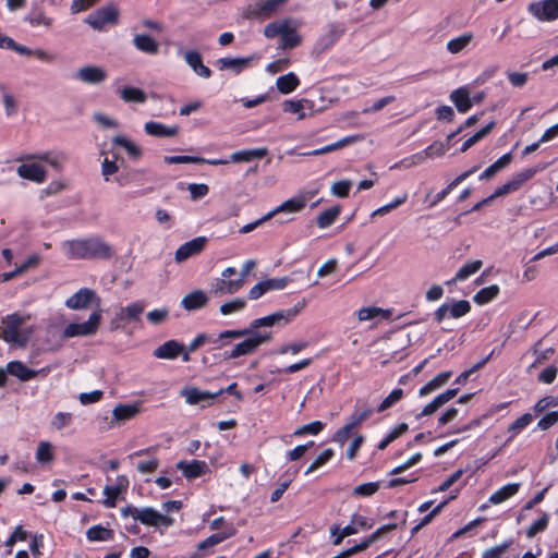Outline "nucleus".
Returning a JSON list of instances; mask_svg holds the SVG:
<instances>
[{
	"label": "nucleus",
	"mask_w": 558,
	"mask_h": 558,
	"mask_svg": "<svg viewBox=\"0 0 558 558\" xmlns=\"http://www.w3.org/2000/svg\"><path fill=\"white\" fill-rule=\"evenodd\" d=\"M268 153L266 147L244 149L234 151L230 155L231 162H250L255 159L264 158Z\"/></svg>",
	"instance_id": "nucleus-39"
},
{
	"label": "nucleus",
	"mask_w": 558,
	"mask_h": 558,
	"mask_svg": "<svg viewBox=\"0 0 558 558\" xmlns=\"http://www.w3.org/2000/svg\"><path fill=\"white\" fill-rule=\"evenodd\" d=\"M344 29L341 25L331 23L328 25L326 34L320 36L317 41L316 48L319 52L327 50L342 36Z\"/></svg>",
	"instance_id": "nucleus-29"
},
{
	"label": "nucleus",
	"mask_w": 558,
	"mask_h": 558,
	"mask_svg": "<svg viewBox=\"0 0 558 558\" xmlns=\"http://www.w3.org/2000/svg\"><path fill=\"white\" fill-rule=\"evenodd\" d=\"M66 156L62 151L46 150L40 153H24L16 158V174L20 179L43 184L48 178V170L44 162L52 169L62 170Z\"/></svg>",
	"instance_id": "nucleus-1"
},
{
	"label": "nucleus",
	"mask_w": 558,
	"mask_h": 558,
	"mask_svg": "<svg viewBox=\"0 0 558 558\" xmlns=\"http://www.w3.org/2000/svg\"><path fill=\"white\" fill-rule=\"evenodd\" d=\"M130 512L134 520L140 521L141 523L148 526L169 527L174 522V520L171 517L162 514L151 507L133 508L130 509Z\"/></svg>",
	"instance_id": "nucleus-9"
},
{
	"label": "nucleus",
	"mask_w": 558,
	"mask_h": 558,
	"mask_svg": "<svg viewBox=\"0 0 558 558\" xmlns=\"http://www.w3.org/2000/svg\"><path fill=\"white\" fill-rule=\"evenodd\" d=\"M299 85L300 80L293 72L281 75L276 81L278 90L283 95L292 93Z\"/></svg>",
	"instance_id": "nucleus-44"
},
{
	"label": "nucleus",
	"mask_w": 558,
	"mask_h": 558,
	"mask_svg": "<svg viewBox=\"0 0 558 558\" xmlns=\"http://www.w3.org/2000/svg\"><path fill=\"white\" fill-rule=\"evenodd\" d=\"M471 311V304L466 300H451L441 304L435 312L434 318L437 323H442L446 319H458Z\"/></svg>",
	"instance_id": "nucleus-10"
},
{
	"label": "nucleus",
	"mask_w": 558,
	"mask_h": 558,
	"mask_svg": "<svg viewBox=\"0 0 558 558\" xmlns=\"http://www.w3.org/2000/svg\"><path fill=\"white\" fill-rule=\"evenodd\" d=\"M89 542H108L113 538V531L102 525H93L86 532Z\"/></svg>",
	"instance_id": "nucleus-46"
},
{
	"label": "nucleus",
	"mask_w": 558,
	"mask_h": 558,
	"mask_svg": "<svg viewBox=\"0 0 558 558\" xmlns=\"http://www.w3.org/2000/svg\"><path fill=\"white\" fill-rule=\"evenodd\" d=\"M340 211H341V208L339 206H333V207H330V208L322 211L317 216V226L320 229H326V228L330 227L336 221L338 216L340 215Z\"/></svg>",
	"instance_id": "nucleus-48"
},
{
	"label": "nucleus",
	"mask_w": 558,
	"mask_h": 558,
	"mask_svg": "<svg viewBox=\"0 0 558 558\" xmlns=\"http://www.w3.org/2000/svg\"><path fill=\"white\" fill-rule=\"evenodd\" d=\"M305 104H308V100H284L282 104V109L287 113L298 114L300 120L306 117L304 112Z\"/></svg>",
	"instance_id": "nucleus-53"
},
{
	"label": "nucleus",
	"mask_w": 558,
	"mask_h": 558,
	"mask_svg": "<svg viewBox=\"0 0 558 558\" xmlns=\"http://www.w3.org/2000/svg\"><path fill=\"white\" fill-rule=\"evenodd\" d=\"M495 121H490L487 125L482 128L478 132H476L473 136L469 137L461 146V151H466L474 144L486 137L490 131L495 128Z\"/></svg>",
	"instance_id": "nucleus-55"
},
{
	"label": "nucleus",
	"mask_w": 558,
	"mask_h": 558,
	"mask_svg": "<svg viewBox=\"0 0 558 558\" xmlns=\"http://www.w3.org/2000/svg\"><path fill=\"white\" fill-rule=\"evenodd\" d=\"M144 132L153 137L172 138L179 134L180 128L177 124L166 125L157 121H147L144 124Z\"/></svg>",
	"instance_id": "nucleus-19"
},
{
	"label": "nucleus",
	"mask_w": 558,
	"mask_h": 558,
	"mask_svg": "<svg viewBox=\"0 0 558 558\" xmlns=\"http://www.w3.org/2000/svg\"><path fill=\"white\" fill-rule=\"evenodd\" d=\"M374 525V522L368 520L366 517H363L361 514L354 513L351 517V522L343 529H351L353 532L351 535L357 534L360 531H366L372 529Z\"/></svg>",
	"instance_id": "nucleus-49"
},
{
	"label": "nucleus",
	"mask_w": 558,
	"mask_h": 558,
	"mask_svg": "<svg viewBox=\"0 0 558 558\" xmlns=\"http://www.w3.org/2000/svg\"><path fill=\"white\" fill-rule=\"evenodd\" d=\"M74 77L82 84L98 86L108 80L109 74L101 65L86 64L75 71Z\"/></svg>",
	"instance_id": "nucleus-12"
},
{
	"label": "nucleus",
	"mask_w": 558,
	"mask_h": 558,
	"mask_svg": "<svg viewBox=\"0 0 558 558\" xmlns=\"http://www.w3.org/2000/svg\"><path fill=\"white\" fill-rule=\"evenodd\" d=\"M24 22L32 28L50 29L54 25V19L49 16L43 8L32 9L25 16Z\"/></svg>",
	"instance_id": "nucleus-21"
},
{
	"label": "nucleus",
	"mask_w": 558,
	"mask_h": 558,
	"mask_svg": "<svg viewBox=\"0 0 558 558\" xmlns=\"http://www.w3.org/2000/svg\"><path fill=\"white\" fill-rule=\"evenodd\" d=\"M536 169L529 168L514 173L508 181L513 192L518 191L525 182L532 179L536 174Z\"/></svg>",
	"instance_id": "nucleus-50"
},
{
	"label": "nucleus",
	"mask_w": 558,
	"mask_h": 558,
	"mask_svg": "<svg viewBox=\"0 0 558 558\" xmlns=\"http://www.w3.org/2000/svg\"><path fill=\"white\" fill-rule=\"evenodd\" d=\"M306 203V196L296 195L292 198L284 201L282 204H280L272 210L268 211L267 214L270 215V219L278 214H296L300 213L305 207Z\"/></svg>",
	"instance_id": "nucleus-25"
},
{
	"label": "nucleus",
	"mask_w": 558,
	"mask_h": 558,
	"mask_svg": "<svg viewBox=\"0 0 558 558\" xmlns=\"http://www.w3.org/2000/svg\"><path fill=\"white\" fill-rule=\"evenodd\" d=\"M244 286L243 278L238 279H228V278H217L211 283V292L216 296H222L228 294H234L240 291Z\"/></svg>",
	"instance_id": "nucleus-18"
},
{
	"label": "nucleus",
	"mask_w": 558,
	"mask_h": 558,
	"mask_svg": "<svg viewBox=\"0 0 558 558\" xmlns=\"http://www.w3.org/2000/svg\"><path fill=\"white\" fill-rule=\"evenodd\" d=\"M101 323L100 311L93 312L88 319L83 323H71L63 329L64 338L89 337L97 332Z\"/></svg>",
	"instance_id": "nucleus-8"
},
{
	"label": "nucleus",
	"mask_w": 558,
	"mask_h": 558,
	"mask_svg": "<svg viewBox=\"0 0 558 558\" xmlns=\"http://www.w3.org/2000/svg\"><path fill=\"white\" fill-rule=\"evenodd\" d=\"M245 306L246 301L243 298H236L221 304L219 311L221 315L228 316L235 313H240L241 311L244 310Z\"/></svg>",
	"instance_id": "nucleus-54"
},
{
	"label": "nucleus",
	"mask_w": 558,
	"mask_h": 558,
	"mask_svg": "<svg viewBox=\"0 0 558 558\" xmlns=\"http://www.w3.org/2000/svg\"><path fill=\"white\" fill-rule=\"evenodd\" d=\"M29 319V315H21L19 313L10 314L2 318L0 328V338L8 343L24 347L33 329H21V326Z\"/></svg>",
	"instance_id": "nucleus-5"
},
{
	"label": "nucleus",
	"mask_w": 558,
	"mask_h": 558,
	"mask_svg": "<svg viewBox=\"0 0 558 558\" xmlns=\"http://www.w3.org/2000/svg\"><path fill=\"white\" fill-rule=\"evenodd\" d=\"M254 60V56L242 58H220L216 61V65L220 71H229L233 74H239L247 69Z\"/></svg>",
	"instance_id": "nucleus-20"
},
{
	"label": "nucleus",
	"mask_w": 558,
	"mask_h": 558,
	"mask_svg": "<svg viewBox=\"0 0 558 558\" xmlns=\"http://www.w3.org/2000/svg\"><path fill=\"white\" fill-rule=\"evenodd\" d=\"M119 10L116 5H106L90 13L85 22L96 31H104L109 25L118 23Z\"/></svg>",
	"instance_id": "nucleus-11"
},
{
	"label": "nucleus",
	"mask_w": 558,
	"mask_h": 558,
	"mask_svg": "<svg viewBox=\"0 0 558 558\" xmlns=\"http://www.w3.org/2000/svg\"><path fill=\"white\" fill-rule=\"evenodd\" d=\"M536 169L529 168L514 173L508 181L513 192L518 191L525 182L532 179L536 174Z\"/></svg>",
	"instance_id": "nucleus-51"
},
{
	"label": "nucleus",
	"mask_w": 558,
	"mask_h": 558,
	"mask_svg": "<svg viewBox=\"0 0 558 558\" xmlns=\"http://www.w3.org/2000/svg\"><path fill=\"white\" fill-rule=\"evenodd\" d=\"M333 457V450L328 448V449H325L323 452H320L315 459L314 461L308 465L307 470L305 471V474H310V473H313L314 471H316L317 469L322 468L323 465H325L328 461L331 460V458Z\"/></svg>",
	"instance_id": "nucleus-58"
},
{
	"label": "nucleus",
	"mask_w": 558,
	"mask_h": 558,
	"mask_svg": "<svg viewBox=\"0 0 558 558\" xmlns=\"http://www.w3.org/2000/svg\"><path fill=\"white\" fill-rule=\"evenodd\" d=\"M145 304L134 302L124 307H119L116 312L114 320L119 323L137 320L144 312Z\"/></svg>",
	"instance_id": "nucleus-31"
},
{
	"label": "nucleus",
	"mask_w": 558,
	"mask_h": 558,
	"mask_svg": "<svg viewBox=\"0 0 558 558\" xmlns=\"http://www.w3.org/2000/svg\"><path fill=\"white\" fill-rule=\"evenodd\" d=\"M111 142L113 146L123 148L132 160H138L143 156V148L126 135L117 134Z\"/></svg>",
	"instance_id": "nucleus-28"
},
{
	"label": "nucleus",
	"mask_w": 558,
	"mask_h": 558,
	"mask_svg": "<svg viewBox=\"0 0 558 558\" xmlns=\"http://www.w3.org/2000/svg\"><path fill=\"white\" fill-rule=\"evenodd\" d=\"M223 392L222 389L216 392L201 390L196 387H185L181 390V396L190 405L196 404H211L213 401Z\"/></svg>",
	"instance_id": "nucleus-17"
},
{
	"label": "nucleus",
	"mask_w": 558,
	"mask_h": 558,
	"mask_svg": "<svg viewBox=\"0 0 558 558\" xmlns=\"http://www.w3.org/2000/svg\"><path fill=\"white\" fill-rule=\"evenodd\" d=\"M183 59L197 76L205 80L211 76V70L203 63L202 56L197 50L185 51Z\"/></svg>",
	"instance_id": "nucleus-24"
},
{
	"label": "nucleus",
	"mask_w": 558,
	"mask_h": 558,
	"mask_svg": "<svg viewBox=\"0 0 558 558\" xmlns=\"http://www.w3.org/2000/svg\"><path fill=\"white\" fill-rule=\"evenodd\" d=\"M146 318L151 325H160L169 318V310L167 307L155 308L147 313Z\"/></svg>",
	"instance_id": "nucleus-62"
},
{
	"label": "nucleus",
	"mask_w": 558,
	"mask_h": 558,
	"mask_svg": "<svg viewBox=\"0 0 558 558\" xmlns=\"http://www.w3.org/2000/svg\"><path fill=\"white\" fill-rule=\"evenodd\" d=\"M289 0H257L254 4L250 5L246 11V16L264 21L271 17L280 11Z\"/></svg>",
	"instance_id": "nucleus-13"
},
{
	"label": "nucleus",
	"mask_w": 558,
	"mask_h": 558,
	"mask_svg": "<svg viewBox=\"0 0 558 558\" xmlns=\"http://www.w3.org/2000/svg\"><path fill=\"white\" fill-rule=\"evenodd\" d=\"M118 93L121 100L125 104L142 105L147 99L146 93L143 89L134 86H124L121 89H119Z\"/></svg>",
	"instance_id": "nucleus-40"
},
{
	"label": "nucleus",
	"mask_w": 558,
	"mask_h": 558,
	"mask_svg": "<svg viewBox=\"0 0 558 558\" xmlns=\"http://www.w3.org/2000/svg\"><path fill=\"white\" fill-rule=\"evenodd\" d=\"M549 517L547 513H543L542 517L535 520L526 530V536L529 538L534 537L536 534L543 532L548 525Z\"/></svg>",
	"instance_id": "nucleus-63"
},
{
	"label": "nucleus",
	"mask_w": 558,
	"mask_h": 558,
	"mask_svg": "<svg viewBox=\"0 0 558 558\" xmlns=\"http://www.w3.org/2000/svg\"><path fill=\"white\" fill-rule=\"evenodd\" d=\"M96 303L100 304V298L96 294V292L88 288H82L65 301V306L70 310H84L88 307L89 304Z\"/></svg>",
	"instance_id": "nucleus-16"
},
{
	"label": "nucleus",
	"mask_w": 558,
	"mask_h": 558,
	"mask_svg": "<svg viewBox=\"0 0 558 558\" xmlns=\"http://www.w3.org/2000/svg\"><path fill=\"white\" fill-rule=\"evenodd\" d=\"M73 421V415L69 412H57L52 420L51 426L57 430H62L69 426Z\"/></svg>",
	"instance_id": "nucleus-61"
},
{
	"label": "nucleus",
	"mask_w": 558,
	"mask_h": 558,
	"mask_svg": "<svg viewBox=\"0 0 558 558\" xmlns=\"http://www.w3.org/2000/svg\"><path fill=\"white\" fill-rule=\"evenodd\" d=\"M306 302L304 300L298 302L293 307L288 310L277 311L270 315L256 318L251 322L252 329H258L260 327H272L282 326L291 323L305 307Z\"/></svg>",
	"instance_id": "nucleus-6"
},
{
	"label": "nucleus",
	"mask_w": 558,
	"mask_h": 558,
	"mask_svg": "<svg viewBox=\"0 0 558 558\" xmlns=\"http://www.w3.org/2000/svg\"><path fill=\"white\" fill-rule=\"evenodd\" d=\"M0 93H1V102L4 108L5 117L11 118L16 114L17 112V101L16 97L12 92H10L7 87L3 85L0 86Z\"/></svg>",
	"instance_id": "nucleus-45"
},
{
	"label": "nucleus",
	"mask_w": 558,
	"mask_h": 558,
	"mask_svg": "<svg viewBox=\"0 0 558 558\" xmlns=\"http://www.w3.org/2000/svg\"><path fill=\"white\" fill-rule=\"evenodd\" d=\"M140 412V403H126L117 405L112 410V415L118 421H126L135 417Z\"/></svg>",
	"instance_id": "nucleus-43"
},
{
	"label": "nucleus",
	"mask_w": 558,
	"mask_h": 558,
	"mask_svg": "<svg viewBox=\"0 0 558 558\" xmlns=\"http://www.w3.org/2000/svg\"><path fill=\"white\" fill-rule=\"evenodd\" d=\"M246 337L243 341L236 343L230 351L223 353L225 360H233L243 355H250L254 353L258 347L267 343L271 340V332L256 331V329L246 328L238 330H225L219 333L218 338L213 340L216 343L217 349H221L225 345L223 340L239 339Z\"/></svg>",
	"instance_id": "nucleus-2"
},
{
	"label": "nucleus",
	"mask_w": 558,
	"mask_h": 558,
	"mask_svg": "<svg viewBox=\"0 0 558 558\" xmlns=\"http://www.w3.org/2000/svg\"><path fill=\"white\" fill-rule=\"evenodd\" d=\"M483 266V262L480 259L469 260L464 265H462L454 277L447 281V284H453L457 282H462L468 280L471 276L476 274Z\"/></svg>",
	"instance_id": "nucleus-38"
},
{
	"label": "nucleus",
	"mask_w": 558,
	"mask_h": 558,
	"mask_svg": "<svg viewBox=\"0 0 558 558\" xmlns=\"http://www.w3.org/2000/svg\"><path fill=\"white\" fill-rule=\"evenodd\" d=\"M362 136L361 135H350V136H345V137H342L340 138L339 141L332 143V144H329V145H326L324 147H320V148H317L313 151H308V153H304L303 155L304 156H319V155H323V154H327V153H330V151H333V150H338V149H341L345 146H349V145H352L354 143H357L360 141H362Z\"/></svg>",
	"instance_id": "nucleus-34"
},
{
	"label": "nucleus",
	"mask_w": 558,
	"mask_h": 558,
	"mask_svg": "<svg viewBox=\"0 0 558 558\" xmlns=\"http://www.w3.org/2000/svg\"><path fill=\"white\" fill-rule=\"evenodd\" d=\"M133 46L141 52L155 56L159 52V43L148 34H135Z\"/></svg>",
	"instance_id": "nucleus-30"
},
{
	"label": "nucleus",
	"mask_w": 558,
	"mask_h": 558,
	"mask_svg": "<svg viewBox=\"0 0 558 558\" xmlns=\"http://www.w3.org/2000/svg\"><path fill=\"white\" fill-rule=\"evenodd\" d=\"M359 322H368L377 318L389 319L392 315L391 310H385L378 306H365L356 311Z\"/></svg>",
	"instance_id": "nucleus-35"
},
{
	"label": "nucleus",
	"mask_w": 558,
	"mask_h": 558,
	"mask_svg": "<svg viewBox=\"0 0 558 558\" xmlns=\"http://www.w3.org/2000/svg\"><path fill=\"white\" fill-rule=\"evenodd\" d=\"M7 372H8V374L19 378L22 381H27V380L34 378L37 374L36 371L28 368L21 361L9 362L7 364Z\"/></svg>",
	"instance_id": "nucleus-41"
},
{
	"label": "nucleus",
	"mask_w": 558,
	"mask_h": 558,
	"mask_svg": "<svg viewBox=\"0 0 558 558\" xmlns=\"http://www.w3.org/2000/svg\"><path fill=\"white\" fill-rule=\"evenodd\" d=\"M520 484L519 483H508L500 488H498L496 492H494L489 498L488 502L492 505H500L508 499L512 498L519 493Z\"/></svg>",
	"instance_id": "nucleus-37"
},
{
	"label": "nucleus",
	"mask_w": 558,
	"mask_h": 558,
	"mask_svg": "<svg viewBox=\"0 0 558 558\" xmlns=\"http://www.w3.org/2000/svg\"><path fill=\"white\" fill-rule=\"evenodd\" d=\"M184 347L175 340H168L154 351V356L161 360H174L183 352Z\"/></svg>",
	"instance_id": "nucleus-33"
},
{
	"label": "nucleus",
	"mask_w": 558,
	"mask_h": 558,
	"mask_svg": "<svg viewBox=\"0 0 558 558\" xmlns=\"http://www.w3.org/2000/svg\"><path fill=\"white\" fill-rule=\"evenodd\" d=\"M448 150V144L444 142H434L428 147H426L424 150L418 151L410 157H407L398 162H396L393 166H391V169H398V168H411L414 166H418L423 162H425L427 159H433L437 157L444 156Z\"/></svg>",
	"instance_id": "nucleus-7"
},
{
	"label": "nucleus",
	"mask_w": 558,
	"mask_h": 558,
	"mask_svg": "<svg viewBox=\"0 0 558 558\" xmlns=\"http://www.w3.org/2000/svg\"><path fill=\"white\" fill-rule=\"evenodd\" d=\"M177 469L190 481L209 472L208 464L202 460L179 461L177 463Z\"/></svg>",
	"instance_id": "nucleus-22"
},
{
	"label": "nucleus",
	"mask_w": 558,
	"mask_h": 558,
	"mask_svg": "<svg viewBox=\"0 0 558 558\" xmlns=\"http://www.w3.org/2000/svg\"><path fill=\"white\" fill-rule=\"evenodd\" d=\"M408 430V424L401 423L395 426L387 436L378 444V449L384 450L387 446Z\"/></svg>",
	"instance_id": "nucleus-56"
},
{
	"label": "nucleus",
	"mask_w": 558,
	"mask_h": 558,
	"mask_svg": "<svg viewBox=\"0 0 558 558\" xmlns=\"http://www.w3.org/2000/svg\"><path fill=\"white\" fill-rule=\"evenodd\" d=\"M35 459L43 466L52 464L56 459L53 445L48 440L39 441L35 451Z\"/></svg>",
	"instance_id": "nucleus-36"
},
{
	"label": "nucleus",
	"mask_w": 558,
	"mask_h": 558,
	"mask_svg": "<svg viewBox=\"0 0 558 558\" xmlns=\"http://www.w3.org/2000/svg\"><path fill=\"white\" fill-rule=\"evenodd\" d=\"M93 121L102 129H118L119 121L111 116H108L102 112H95L93 114Z\"/></svg>",
	"instance_id": "nucleus-59"
},
{
	"label": "nucleus",
	"mask_w": 558,
	"mask_h": 558,
	"mask_svg": "<svg viewBox=\"0 0 558 558\" xmlns=\"http://www.w3.org/2000/svg\"><path fill=\"white\" fill-rule=\"evenodd\" d=\"M61 247L71 259L108 257L110 254V247L98 238L68 240Z\"/></svg>",
	"instance_id": "nucleus-4"
},
{
	"label": "nucleus",
	"mask_w": 558,
	"mask_h": 558,
	"mask_svg": "<svg viewBox=\"0 0 558 558\" xmlns=\"http://www.w3.org/2000/svg\"><path fill=\"white\" fill-rule=\"evenodd\" d=\"M499 294V287L497 284H492L489 287L481 289L474 296L473 301L477 305H485L493 300H495Z\"/></svg>",
	"instance_id": "nucleus-47"
},
{
	"label": "nucleus",
	"mask_w": 558,
	"mask_h": 558,
	"mask_svg": "<svg viewBox=\"0 0 558 558\" xmlns=\"http://www.w3.org/2000/svg\"><path fill=\"white\" fill-rule=\"evenodd\" d=\"M449 98L460 113L468 112L473 106L471 92L468 86H461L452 90Z\"/></svg>",
	"instance_id": "nucleus-26"
},
{
	"label": "nucleus",
	"mask_w": 558,
	"mask_h": 558,
	"mask_svg": "<svg viewBox=\"0 0 558 558\" xmlns=\"http://www.w3.org/2000/svg\"><path fill=\"white\" fill-rule=\"evenodd\" d=\"M532 422L533 415L531 413H525L518 417L508 428V433L510 434L509 439L511 440L517 437Z\"/></svg>",
	"instance_id": "nucleus-52"
},
{
	"label": "nucleus",
	"mask_w": 558,
	"mask_h": 558,
	"mask_svg": "<svg viewBox=\"0 0 558 558\" xmlns=\"http://www.w3.org/2000/svg\"><path fill=\"white\" fill-rule=\"evenodd\" d=\"M408 199V194L407 193H403L402 195L398 196L397 198H395L393 201H391L390 203L386 204V205H383L381 207L375 209L373 213H372V217H375V216H385L387 215L388 213H390L392 209H396L398 208L399 206H401L402 204H404Z\"/></svg>",
	"instance_id": "nucleus-57"
},
{
	"label": "nucleus",
	"mask_w": 558,
	"mask_h": 558,
	"mask_svg": "<svg viewBox=\"0 0 558 558\" xmlns=\"http://www.w3.org/2000/svg\"><path fill=\"white\" fill-rule=\"evenodd\" d=\"M208 240L206 236L194 238L178 247L174 253V260L178 264L198 255L205 248Z\"/></svg>",
	"instance_id": "nucleus-15"
},
{
	"label": "nucleus",
	"mask_w": 558,
	"mask_h": 558,
	"mask_svg": "<svg viewBox=\"0 0 558 558\" xmlns=\"http://www.w3.org/2000/svg\"><path fill=\"white\" fill-rule=\"evenodd\" d=\"M511 541L505 542L502 544H499L497 546H494L492 548L486 549L482 558H500L510 547Z\"/></svg>",
	"instance_id": "nucleus-64"
},
{
	"label": "nucleus",
	"mask_w": 558,
	"mask_h": 558,
	"mask_svg": "<svg viewBox=\"0 0 558 558\" xmlns=\"http://www.w3.org/2000/svg\"><path fill=\"white\" fill-rule=\"evenodd\" d=\"M474 40L472 32H464L456 37L449 39L446 44V49L450 54L457 56L465 52Z\"/></svg>",
	"instance_id": "nucleus-27"
},
{
	"label": "nucleus",
	"mask_w": 558,
	"mask_h": 558,
	"mask_svg": "<svg viewBox=\"0 0 558 558\" xmlns=\"http://www.w3.org/2000/svg\"><path fill=\"white\" fill-rule=\"evenodd\" d=\"M302 20L284 16L265 25L263 35L267 39L279 38V48L287 50L302 45L303 36L300 33Z\"/></svg>",
	"instance_id": "nucleus-3"
},
{
	"label": "nucleus",
	"mask_w": 558,
	"mask_h": 558,
	"mask_svg": "<svg viewBox=\"0 0 558 558\" xmlns=\"http://www.w3.org/2000/svg\"><path fill=\"white\" fill-rule=\"evenodd\" d=\"M208 303V296L203 290H193L181 300V306L186 311L203 308Z\"/></svg>",
	"instance_id": "nucleus-32"
},
{
	"label": "nucleus",
	"mask_w": 558,
	"mask_h": 558,
	"mask_svg": "<svg viewBox=\"0 0 558 558\" xmlns=\"http://www.w3.org/2000/svg\"><path fill=\"white\" fill-rule=\"evenodd\" d=\"M129 487V480L124 475H119L116 478L114 484L107 485L104 488V495L106 499L104 500V505L108 508H112L116 506L117 498L123 492H125Z\"/></svg>",
	"instance_id": "nucleus-23"
},
{
	"label": "nucleus",
	"mask_w": 558,
	"mask_h": 558,
	"mask_svg": "<svg viewBox=\"0 0 558 558\" xmlns=\"http://www.w3.org/2000/svg\"><path fill=\"white\" fill-rule=\"evenodd\" d=\"M403 398V390L401 388L393 389L379 404L377 411L384 412L387 409L395 405L397 402H399Z\"/></svg>",
	"instance_id": "nucleus-60"
},
{
	"label": "nucleus",
	"mask_w": 558,
	"mask_h": 558,
	"mask_svg": "<svg viewBox=\"0 0 558 558\" xmlns=\"http://www.w3.org/2000/svg\"><path fill=\"white\" fill-rule=\"evenodd\" d=\"M527 12L539 22H553L558 19V0L531 2Z\"/></svg>",
	"instance_id": "nucleus-14"
},
{
	"label": "nucleus",
	"mask_w": 558,
	"mask_h": 558,
	"mask_svg": "<svg viewBox=\"0 0 558 558\" xmlns=\"http://www.w3.org/2000/svg\"><path fill=\"white\" fill-rule=\"evenodd\" d=\"M451 376L452 373L449 371L439 373L432 380H429L427 384L421 387V389L418 390V396L426 397L430 395L432 392L436 391L437 389L446 385Z\"/></svg>",
	"instance_id": "nucleus-42"
}]
</instances>
